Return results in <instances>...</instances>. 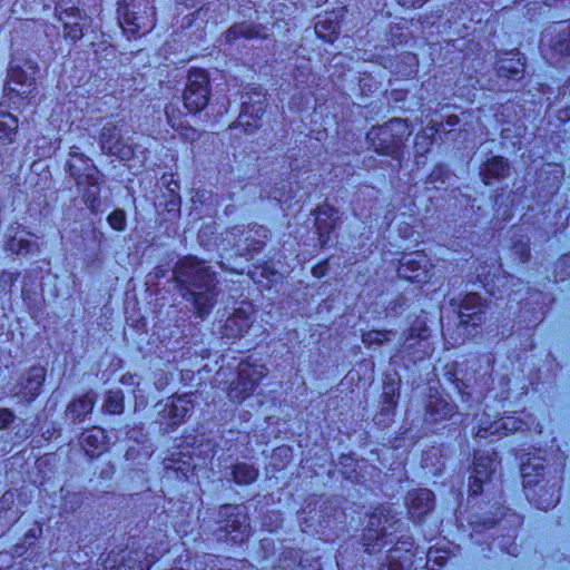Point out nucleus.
<instances>
[{
	"label": "nucleus",
	"mask_w": 570,
	"mask_h": 570,
	"mask_svg": "<svg viewBox=\"0 0 570 570\" xmlns=\"http://www.w3.org/2000/svg\"><path fill=\"white\" fill-rule=\"evenodd\" d=\"M14 495L6 492L0 499V523L3 528L9 527L19 519L18 511L12 509Z\"/></svg>",
	"instance_id": "nucleus-32"
},
{
	"label": "nucleus",
	"mask_w": 570,
	"mask_h": 570,
	"mask_svg": "<svg viewBox=\"0 0 570 570\" xmlns=\"http://www.w3.org/2000/svg\"><path fill=\"white\" fill-rule=\"evenodd\" d=\"M118 21L125 36H146L148 30L145 28V18L138 16L136 12L129 11L127 6L119 3L118 7Z\"/></svg>",
	"instance_id": "nucleus-20"
},
{
	"label": "nucleus",
	"mask_w": 570,
	"mask_h": 570,
	"mask_svg": "<svg viewBox=\"0 0 570 570\" xmlns=\"http://www.w3.org/2000/svg\"><path fill=\"white\" fill-rule=\"evenodd\" d=\"M45 368L43 367H32L27 374L26 382L22 384L21 393L27 396V401H33L43 384L45 381Z\"/></svg>",
	"instance_id": "nucleus-27"
},
{
	"label": "nucleus",
	"mask_w": 570,
	"mask_h": 570,
	"mask_svg": "<svg viewBox=\"0 0 570 570\" xmlns=\"http://www.w3.org/2000/svg\"><path fill=\"white\" fill-rule=\"evenodd\" d=\"M397 274L411 282L425 283L430 278V262L423 253L406 254L400 261Z\"/></svg>",
	"instance_id": "nucleus-14"
},
{
	"label": "nucleus",
	"mask_w": 570,
	"mask_h": 570,
	"mask_svg": "<svg viewBox=\"0 0 570 570\" xmlns=\"http://www.w3.org/2000/svg\"><path fill=\"white\" fill-rule=\"evenodd\" d=\"M342 14L338 11L325 12L317 16L314 26L315 36H338Z\"/></svg>",
	"instance_id": "nucleus-26"
},
{
	"label": "nucleus",
	"mask_w": 570,
	"mask_h": 570,
	"mask_svg": "<svg viewBox=\"0 0 570 570\" xmlns=\"http://www.w3.org/2000/svg\"><path fill=\"white\" fill-rule=\"evenodd\" d=\"M392 334V331H368L363 333L362 342L366 346H371L374 344L382 345L389 341V335Z\"/></svg>",
	"instance_id": "nucleus-38"
},
{
	"label": "nucleus",
	"mask_w": 570,
	"mask_h": 570,
	"mask_svg": "<svg viewBox=\"0 0 570 570\" xmlns=\"http://www.w3.org/2000/svg\"><path fill=\"white\" fill-rule=\"evenodd\" d=\"M553 46L560 53L570 52V38H558Z\"/></svg>",
	"instance_id": "nucleus-44"
},
{
	"label": "nucleus",
	"mask_w": 570,
	"mask_h": 570,
	"mask_svg": "<svg viewBox=\"0 0 570 570\" xmlns=\"http://www.w3.org/2000/svg\"><path fill=\"white\" fill-rule=\"evenodd\" d=\"M474 478V481L473 483L470 485V489H471V492L473 494H479L481 491H482V483L485 481V480H478L475 478V475L473 476Z\"/></svg>",
	"instance_id": "nucleus-46"
},
{
	"label": "nucleus",
	"mask_w": 570,
	"mask_h": 570,
	"mask_svg": "<svg viewBox=\"0 0 570 570\" xmlns=\"http://www.w3.org/2000/svg\"><path fill=\"white\" fill-rule=\"evenodd\" d=\"M567 259L570 261V256H568Z\"/></svg>",
	"instance_id": "nucleus-56"
},
{
	"label": "nucleus",
	"mask_w": 570,
	"mask_h": 570,
	"mask_svg": "<svg viewBox=\"0 0 570 570\" xmlns=\"http://www.w3.org/2000/svg\"><path fill=\"white\" fill-rule=\"evenodd\" d=\"M508 173V160L501 156H494L483 164L480 175L485 185H491L493 180L505 178Z\"/></svg>",
	"instance_id": "nucleus-22"
},
{
	"label": "nucleus",
	"mask_w": 570,
	"mask_h": 570,
	"mask_svg": "<svg viewBox=\"0 0 570 570\" xmlns=\"http://www.w3.org/2000/svg\"><path fill=\"white\" fill-rule=\"evenodd\" d=\"M459 124V117L456 115H450L446 117V120H445V124L443 122L444 125V130H446L445 126H449V127H453L455 125Z\"/></svg>",
	"instance_id": "nucleus-48"
},
{
	"label": "nucleus",
	"mask_w": 570,
	"mask_h": 570,
	"mask_svg": "<svg viewBox=\"0 0 570 570\" xmlns=\"http://www.w3.org/2000/svg\"><path fill=\"white\" fill-rule=\"evenodd\" d=\"M177 4L184 6L185 8H195L200 4L202 0H176Z\"/></svg>",
	"instance_id": "nucleus-47"
},
{
	"label": "nucleus",
	"mask_w": 570,
	"mask_h": 570,
	"mask_svg": "<svg viewBox=\"0 0 570 570\" xmlns=\"http://www.w3.org/2000/svg\"><path fill=\"white\" fill-rule=\"evenodd\" d=\"M254 234L266 237V230L259 227L257 229L252 228L246 230L244 238L239 237L235 242V246L237 247V250L240 253V255H246L248 258H253V256L261 252L264 246V242L256 239Z\"/></svg>",
	"instance_id": "nucleus-23"
},
{
	"label": "nucleus",
	"mask_w": 570,
	"mask_h": 570,
	"mask_svg": "<svg viewBox=\"0 0 570 570\" xmlns=\"http://www.w3.org/2000/svg\"><path fill=\"white\" fill-rule=\"evenodd\" d=\"M193 394H184L177 397H170L167 402L156 404L158 414L171 428L179 425L194 407Z\"/></svg>",
	"instance_id": "nucleus-13"
},
{
	"label": "nucleus",
	"mask_w": 570,
	"mask_h": 570,
	"mask_svg": "<svg viewBox=\"0 0 570 570\" xmlns=\"http://www.w3.org/2000/svg\"><path fill=\"white\" fill-rule=\"evenodd\" d=\"M397 521L390 508H376L368 518L366 531L364 533V546L370 553L381 550L385 543H382V538L391 534L387 530L392 528Z\"/></svg>",
	"instance_id": "nucleus-7"
},
{
	"label": "nucleus",
	"mask_w": 570,
	"mask_h": 570,
	"mask_svg": "<svg viewBox=\"0 0 570 570\" xmlns=\"http://www.w3.org/2000/svg\"><path fill=\"white\" fill-rule=\"evenodd\" d=\"M36 66L31 61L20 65L17 58L10 63L8 79L4 86V95L12 104L30 98L36 91Z\"/></svg>",
	"instance_id": "nucleus-3"
},
{
	"label": "nucleus",
	"mask_w": 570,
	"mask_h": 570,
	"mask_svg": "<svg viewBox=\"0 0 570 570\" xmlns=\"http://www.w3.org/2000/svg\"><path fill=\"white\" fill-rule=\"evenodd\" d=\"M236 232H239V228H234L233 234H235Z\"/></svg>",
	"instance_id": "nucleus-54"
},
{
	"label": "nucleus",
	"mask_w": 570,
	"mask_h": 570,
	"mask_svg": "<svg viewBox=\"0 0 570 570\" xmlns=\"http://www.w3.org/2000/svg\"><path fill=\"white\" fill-rule=\"evenodd\" d=\"M174 114H175V108L168 107L166 109V116H167V119H168V122L170 124V126L175 129L181 128L180 135L184 137V139L189 140V141L197 139L198 132L191 127H183L181 121L176 119Z\"/></svg>",
	"instance_id": "nucleus-37"
},
{
	"label": "nucleus",
	"mask_w": 570,
	"mask_h": 570,
	"mask_svg": "<svg viewBox=\"0 0 570 570\" xmlns=\"http://www.w3.org/2000/svg\"><path fill=\"white\" fill-rule=\"evenodd\" d=\"M14 419V414L9 409H0V430L6 429Z\"/></svg>",
	"instance_id": "nucleus-42"
},
{
	"label": "nucleus",
	"mask_w": 570,
	"mask_h": 570,
	"mask_svg": "<svg viewBox=\"0 0 570 570\" xmlns=\"http://www.w3.org/2000/svg\"><path fill=\"white\" fill-rule=\"evenodd\" d=\"M326 1H327V0H315V2H316V4H317V6H321V4L325 3Z\"/></svg>",
	"instance_id": "nucleus-51"
},
{
	"label": "nucleus",
	"mask_w": 570,
	"mask_h": 570,
	"mask_svg": "<svg viewBox=\"0 0 570 570\" xmlns=\"http://www.w3.org/2000/svg\"><path fill=\"white\" fill-rule=\"evenodd\" d=\"M402 7L405 8H420L426 0H397Z\"/></svg>",
	"instance_id": "nucleus-45"
},
{
	"label": "nucleus",
	"mask_w": 570,
	"mask_h": 570,
	"mask_svg": "<svg viewBox=\"0 0 570 570\" xmlns=\"http://www.w3.org/2000/svg\"><path fill=\"white\" fill-rule=\"evenodd\" d=\"M543 468H540V470H542ZM532 472H535V475H539V465L538 464H532V463H523L522 466H521V473H522V476L524 479V482L530 484L532 483L533 481L530 479L531 475H532Z\"/></svg>",
	"instance_id": "nucleus-40"
},
{
	"label": "nucleus",
	"mask_w": 570,
	"mask_h": 570,
	"mask_svg": "<svg viewBox=\"0 0 570 570\" xmlns=\"http://www.w3.org/2000/svg\"><path fill=\"white\" fill-rule=\"evenodd\" d=\"M232 474L237 484H250L257 479L258 471L247 463H237L234 465Z\"/></svg>",
	"instance_id": "nucleus-34"
},
{
	"label": "nucleus",
	"mask_w": 570,
	"mask_h": 570,
	"mask_svg": "<svg viewBox=\"0 0 570 570\" xmlns=\"http://www.w3.org/2000/svg\"><path fill=\"white\" fill-rule=\"evenodd\" d=\"M226 36L230 37V36H258V35H257V32H254L250 29L243 30V29H239V27H237V26H233L232 28H229L227 30Z\"/></svg>",
	"instance_id": "nucleus-43"
},
{
	"label": "nucleus",
	"mask_w": 570,
	"mask_h": 570,
	"mask_svg": "<svg viewBox=\"0 0 570 570\" xmlns=\"http://www.w3.org/2000/svg\"><path fill=\"white\" fill-rule=\"evenodd\" d=\"M30 245L31 244H30L29 240H24V239L16 240V239H12L11 243H10V249L16 252L19 255H22V254L29 253Z\"/></svg>",
	"instance_id": "nucleus-41"
},
{
	"label": "nucleus",
	"mask_w": 570,
	"mask_h": 570,
	"mask_svg": "<svg viewBox=\"0 0 570 570\" xmlns=\"http://www.w3.org/2000/svg\"><path fill=\"white\" fill-rule=\"evenodd\" d=\"M528 257H529V253H528V250H525L524 253H522V257H521V259H522L523 262H525V261L528 259Z\"/></svg>",
	"instance_id": "nucleus-50"
},
{
	"label": "nucleus",
	"mask_w": 570,
	"mask_h": 570,
	"mask_svg": "<svg viewBox=\"0 0 570 570\" xmlns=\"http://www.w3.org/2000/svg\"><path fill=\"white\" fill-rule=\"evenodd\" d=\"M219 528L216 531L218 540L233 542L245 541L250 533L245 507L226 504L219 509Z\"/></svg>",
	"instance_id": "nucleus-5"
},
{
	"label": "nucleus",
	"mask_w": 570,
	"mask_h": 570,
	"mask_svg": "<svg viewBox=\"0 0 570 570\" xmlns=\"http://www.w3.org/2000/svg\"><path fill=\"white\" fill-rule=\"evenodd\" d=\"M200 11H202V10H197V11H195V13H194V14L199 16V14H200Z\"/></svg>",
	"instance_id": "nucleus-53"
},
{
	"label": "nucleus",
	"mask_w": 570,
	"mask_h": 570,
	"mask_svg": "<svg viewBox=\"0 0 570 570\" xmlns=\"http://www.w3.org/2000/svg\"><path fill=\"white\" fill-rule=\"evenodd\" d=\"M523 422L514 416H503L495 421H489L481 419L479 426L475 431V438L487 439L491 435H499L501 431H504V435L510 432L521 430Z\"/></svg>",
	"instance_id": "nucleus-16"
},
{
	"label": "nucleus",
	"mask_w": 570,
	"mask_h": 570,
	"mask_svg": "<svg viewBox=\"0 0 570 570\" xmlns=\"http://www.w3.org/2000/svg\"><path fill=\"white\" fill-rule=\"evenodd\" d=\"M497 70L500 77L520 79L524 73V63L521 59L504 58L499 61Z\"/></svg>",
	"instance_id": "nucleus-29"
},
{
	"label": "nucleus",
	"mask_w": 570,
	"mask_h": 570,
	"mask_svg": "<svg viewBox=\"0 0 570 570\" xmlns=\"http://www.w3.org/2000/svg\"><path fill=\"white\" fill-rule=\"evenodd\" d=\"M209 95V78L206 71L191 69L183 95L185 107L190 112H199L208 105Z\"/></svg>",
	"instance_id": "nucleus-8"
},
{
	"label": "nucleus",
	"mask_w": 570,
	"mask_h": 570,
	"mask_svg": "<svg viewBox=\"0 0 570 570\" xmlns=\"http://www.w3.org/2000/svg\"><path fill=\"white\" fill-rule=\"evenodd\" d=\"M341 219L338 209L331 205H322L316 210L315 226L318 234L321 247L328 246L331 243V233L336 228Z\"/></svg>",
	"instance_id": "nucleus-15"
},
{
	"label": "nucleus",
	"mask_w": 570,
	"mask_h": 570,
	"mask_svg": "<svg viewBox=\"0 0 570 570\" xmlns=\"http://www.w3.org/2000/svg\"><path fill=\"white\" fill-rule=\"evenodd\" d=\"M97 400V394L89 391L82 396L73 400L67 407V415L72 421H82L89 413H91Z\"/></svg>",
	"instance_id": "nucleus-24"
},
{
	"label": "nucleus",
	"mask_w": 570,
	"mask_h": 570,
	"mask_svg": "<svg viewBox=\"0 0 570 570\" xmlns=\"http://www.w3.org/2000/svg\"><path fill=\"white\" fill-rule=\"evenodd\" d=\"M79 0L59 1L56 13L63 36H85L89 18L79 8Z\"/></svg>",
	"instance_id": "nucleus-9"
},
{
	"label": "nucleus",
	"mask_w": 570,
	"mask_h": 570,
	"mask_svg": "<svg viewBox=\"0 0 570 570\" xmlns=\"http://www.w3.org/2000/svg\"><path fill=\"white\" fill-rule=\"evenodd\" d=\"M313 274H314L316 277H321V276H323V275H324V268H323V266H322V265H320V266L315 267V268L313 269Z\"/></svg>",
	"instance_id": "nucleus-49"
},
{
	"label": "nucleus",
	"mask_w": 570,
	"mask_h": 570,
	"mask_svg": "<svg viewBox=\"0 0 570 570\" xmlns=\"http://www.w3.org/2000/svg\"><path fill=\"white\" fill-rule=\"evenodd\" d=\"M252 313L253 308L250 305L236 308L224 324L222 332L223 336L227 338L242 337L248 331L252 324Z\"/></svg>",
	"instance_id": "nucleus-18"
},
{
	"label": "nucleus",
	"mask_w": 570,
	"mask_h": 570,
	"mask_svg": "<svg viewBox=\"0 0 570 570\" xmlns=\"http://www.w3.org/2000/svg\"><path fill=\"white\" fill-rule=\"evenodd\" d=\"M151 563L141 550L111 551L104 559L102 567L105 570H148Z\"/></svg>",
	"instance_id": "nucleus-12"
},
{
	"label": "nucleus",
	"mask_w": 570,
	"mask_h": 570,
	"mask_svg": "<svg viewBox=\"0 0 570 570\" xmlns=\"http://www.w3.org/2000/svg\"><path fill=\"white\" fill-rule=\"evenodd\" d=\"M456 406L444 397H433L426 405V417L433 422L449 420L455 413Z\"/></svg>",
	"instance_id": "nucleus-25"
},
{
	"label": "nucleus",
	"mask_w": 570,
	"mask_h": 570,
	"mask_svg": "<svg viewBox=\"0 0 570 570\" xmlns=\"http://www.w3.org/2000/svg\"><path fill=\"white\" fill-rule=\"evenodd\" d=\"M18 119L11 114H0V144L10 145L14 141Z\"/></svg>",
	"instance_id": "nucleus-28"
},
{
	"label": "nucleus",
	"mask_w": 570,
	"mask_h": 570,
	"mask_svg": "<svg viewBox=\"0 0 570 570\" xmlns=\"http://www.w3.org/2000/svg\"><path fill=\"white\" fill-rule=\"evenodd\" d=\"M406 504L414 519H421L433 509V493L428 489L412 490L407 493Z\"/></svg>",
	"instance_id": "nucleus-19"
},
{
	"label": "nucleus",
	"mask_w": 570,
	"mask_h": 570,
	"mask_svg": "<svg viewBox=\"0 0 570 570\" xmlns=\"http://www.w3.org/2000/svg\"><path fill=\"white\" fill-rule=\"evenodd\" d=\"M216 561H217L216 559H213V558L210 559V562L214 563L213 567H210V570H214V567L216 566Z\"/></svg>",
	"instance_id": "nucleus-52"
},
{
	"label": "nucleus",
	"mask_w": 570,
	"mask_h": 570,
	"mask_svg": "<svg viewBox=\"0 0 570 570\" xmlns=\"http://www.w3.org/2000/svg\"><path fill=\"white\" fill-rule=\"evenodd\" d=\"M389 559H391V560H392V559H394V556L391 553V554L389 556Z\"/></svg>",
	"instance_id": "nucleus-55"
},
{
	"label": "nucleus",
	"mask_w": 570,
	"mask_h": 570,
	"mask_svg": "<svg viewBox=\"0 0 570 570\" xmlns=\"http://www.w3.org/2000/svg\"><path fill=\"white\" fill-rule=\"evenodd\" d=\"M80 444L89 456H98L102 451L106 450L107 436L105 430L95 426L85 431L81 434Z\"/></svg>",
	"instance_id": "nucleus-21"
},
{
	"label": "nucleus",
	"mask_w": 570,
	"mask_h": 570,
	"mask_svg": "<svg viewBox=\"0 0 570 570\" xmlns=\"http://www.w3.org/2000/svg\"><path fill=\"white\" fill-rule=\"evenodd\" d=\"M243 110L237 119V126L243 127L246 134L258 128V120L265 111V95L262 88H250L243 97Z\"/></svg>",
	"instance_id": "nucleus-10"
},
{
	"label": "nucleus",
	"mask_w": 570,
	"mask_h": 570,
	"mask_svg": "<svg viewBox=\"0 0 570 570\" xmlns=\"http://www.w3.org/2000/svg\"><path fill=\"white\" fill-rule=\"evenodd\" d=\"M444 125L442 121H431V125L428 126L422 132L416 135L415 147L417 153H425L429 150L432 145V137L434 134L443 132Z\"/></svg>",
	"instance_id": "nucleus-30"
},
{
	"label": "nucleus",
	"mask_w": 570,
	"mask_h": 570,
	"mask_svg": "<svg viewBox=\"0 0 570 570\" xmlns=\"http://www.w3.org/2000/svg\"><path fill=\"white\" fill-rule=\"evenodd\" d=\"M69 156L68 166L70 175L75 178L77 186L86 188V202L94 204L100 193L99 170L89 158L78 153L77 147L70 149Z\"/></svg>",
	"instance_id": "nucleus-4"
},
{
	"label": "nucleus",
	"mask_w": 570,
	"mask_h": 570,
	"mask_svg": "<svg viewBox=\"0 0 570 570\" xmlns=\"http://www.w3.org/2000/svg\"><path fill=\"white\" fill-rule=\"evenodd\" d=\"M429 328L425 326L424 323H419L412 326L403 344L404 351H410L414 348L416 342L425 341L429 337Z\"/></svg>",
	"instance_id": "nucleus-35"
},
{
	"label": "nucleus",
	"mask_w": 570,
	"mask_h": 570,
	"mask_svg": "<svg viewBox=\"0 0 570 570\" xmlns=\"http://www.w3.org/2000/svg\"><path fill=\"white\" fill-rule=\"evenodd\" d=\"M174 277L179 293L193 305L195 314L200 318L208 315L218 296L216 276L210 267L195 257H185L176 264Z\"/></svg>",
	"instance_id": "nucleus-1"
},
{
	"label": "nucleus",
	"mask_w": 570,
	"mask_h": 570,
	"mask_svg": "<svg viewBox=\"0 0 570 570\" xmlns=\"http://www.w3.org/2000/svg\"><path fill=\"white\" fill-rule=\"evenodd\" d=\"M497 461L493 458L475 455L474 473L478 480H489L497 470Z\"/></svg>",
	"instance_id": "nucleus-33"
},
{
	"label": "nucleus",
	"mask_w": 570,
	"mask_h": 570,
	"mask_svg": "<svg viewBox=\"0 0 570 570\" xmlns=\"http://www.w3.org/2000/svg\"><path fill=\"white\" fill-rule=\"evenodd\" d=\"M460 325L473 327L480 325L484 320L483 303L478 294L465 295L459 307Z\"/></svg>",
	"instance_id": "nucleus-17"
},
{
	"label": "nucleus",
	"mask_w": 570,
	"mask_h": 570,
	"mask_svg": "<svg viewBox=\"0 0 570 570\" xmlns=\"http://www.w3.org/2000/svg\"><path fill=\"white\" fill-rule=\"evenodd\" d=\"M411 134L412 130L406 120L395 118L382 126L371 128L367 139L377 154L397 159L404 140Z\"/></svg>",
	"instance_id": "nucleus-2"
},
{
	"label": "nucleus",
	"mask_w": 570,
	"mask_h": 570,
	"mask_svg": "<svg viewBox=\"0 0 570 570\" xmlns=\"http://www.w3.org/2000/svg\"><path fill=\"white\" fill-rule=\"evenodd\" d=\"M104 411L110 414H120L124 411V394L121 391H109L102 406Z\"/></svg>",
	"instance_id": "nucleus-36"
},
{
	"label": "nucleus",
	"mask_w": 570,
	"mask_h": 570,
	"mask_svg": "<svg viewBox=\"0 0 570 570\" xmlns=\"http://www.w3.org/2000/svg\"><path fill=\"white\" fill-rule=\"evenodd\" d=\"M383 404L382 411L385 413H390L393 411L399 399V381L393 377H387L384 381L383 393H382Z\"/></svg>",
	"instance_id": "nucleus-31"
},
{
	"label": "nucleus",
	"mask_w": 570,
	"mask_h": 570,
	"mask_svg": "<svg viewBox=\"0 0 570 570\" xmlns=\"http://www.w3.org/2000/svg\"><path fill=\"white\" fill-rule=\"evenodd\" d=\"M107 220L115 230L122 232L126 228V213L122 209H115L109 214Z\"/></svg>",
	"instance_id": "nucleus-39"
},
{
	"label": "nucleus",
	"mask_w": 570,
	"mask_h": 570,
	"mask_svg": "<svg viewBox=\"0 0 570 570\" xmlns=\"http://www.w3.org/2000/svg\"><path fill=\"white\" fill-rule=\"evenodd\" d=\"M265 375L266 367L262 364L239 363L237 377L230 383L228 390L230 401L240 403L250 396Z\"/></svg>",
	"instance_id": "nucleus-6"
},
{
	"label": "nucleus",
	"mask_w": 570,
	"mask_h": 570,
	"mask_svg": "<svg viewBox=\"0 0 570 570\" xmlns=\"http://www.w3.org/2000/svg\"><path fill=\"white\" fill-rule=\"evenodd\" d=\"M100 147L104 153L117 157L120 160L131 158L134 150L129 139H125L116 125L106 124L100 132Z\"/></svg>",
	"instance_id": "nucleus-11"
}]
</instances>
